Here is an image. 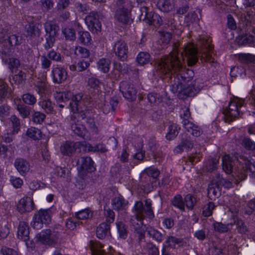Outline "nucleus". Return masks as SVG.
Returning a JSON list of instances; mask_svg holds the SVG:
<instances>
[{"label":"nucleus","mask_w":255,"mask_h":255,"mask_svg":"<svg viewBox=\"0 0 255 255\" xmlns=\"http://www.w3.org/2000/svg\"><path fill=\"white\" fill-rule=\"evenodd\" d=\"M177 46L173 45V50L165 57L159 60L155 66L156 71L160 74H177L183 69L182 60L178 56Z\"/></svg>","instance_id":"f257e3e1"},{"label":"nucleus","mask_w":255,"mask_h":255,"mask_svg":"<svg viewBox=\"0 0 255 255\" xmlns=\"http://www.w3.org/2000/svg\"><path fill=\"white\" fill-rule=\"evenodd\" d=\"M134 212L136 219L140 222V224L141 225H143V220L144 219V214L150 219L154 218L151 202L149 199L145 200L144 206L142 202H136L134 206Z\"/></svg>","instance_id":"f03ea898"},{"label":"nucleus","mask_w":255,"mask_h":255,"mask_svg":"<svg viewBox=\"0 0 255 255\" xmlns=\"http://www.w3.org/2000/svg\"><path fill=\"white\" fill-rule=\"evenodd\" d=\"M244 104V100L238 98H235L229 104L228 108L226 109L223 114L226 122H231L238 118L242 112L241 108Z\"/></svg>","instance_id":"7ed1b4c3"},{"label":"nucleus","mask_w":255,"mask_h":255,"mask_svg":"<svg viewBox=\"0 0 255 255\" xmlns=\"http://www.w3.org/2000/svg\"><path fill=\"white\" fill-rule=\"evenodd\" d=\"M55 99L58 102L70 100L69 103L72 111H77L79 107L83 104V94L79 93L74 95L71 92L56 93L54 94Z\"/></svg>","instance_id":"20e7f679"},{"label":"nucleus","mask_w":255,"mask_h":255,"mask_svg":"<svg viewBox=\"0 0 255 255\" xmlns=\"http://www.w3.org/2000/svg\"><path fill=\"white\" fill-rule=\"evenodd\" d=\"M22 37L16 35L11 34L9 36L0 33V48L4 54H7L10 51L13 46L19 45L22 42Z\"/></svg>","instance_id":"39448f33"},{"label":"nucleus","mask_w":255,"mask_h":255,"mask_svg":"<svg viewBox=\"0 0 255 255\" xmlns=\"http://www.w3.org/2000/svg\"><path fill=\"white\" fill-rule=\"evenodd\" d=\"M51 211L50 209H41L35 214L31 223L32 227L37 230L41 229L44 224H49L51 220Z\"/></svg>","instance_id":"423d86ee"},{"label":"nucleus","mask_w":255,"mask_h":255,"mask_svg":"<svg viewBox=\"0 0 255 255\" xmlns=\"http://www.w3.org/2000/svg\"><path fill=\"white\" fill-rule=\"evenodd\" d=\"M85 22L89 30L93 33H97L101 30V24L99 19L98 12L92 11L85 18Z\"/></svg>","instance_id":"0eeeda50"},{"label":"nucleus","mask_w":255,"mask_h":255,"mask_svg":"<svg viewBox=\"0 0 255 255\" xmlns=\"http://www.w3.org/2000/svg\"><path fill=\"white\" fill-rule=\"evenodd\" d=\"M41 28V24L38 23H30L25 27L26 37L32 40H37L40 36Z\"/></svg>","instance_id":"6e6552de"},{"label":"nucleus","mask_w":255,"mask_h":255,"mask_svg":"<svg viewBox=\"0 0 255 255\" xmlns=\"http://www.w3.org/2000/svg\"><path fill=\"white\" fill-rule=\"evenodd\" d=\"M17 237L19 239L25 242L27 247L32 246V243L29 241V227L26 222L23 221L19 223Z\"/></svg>","instance_id":"1a4fd4ad"},{"label":"nucleus","mask_w":255,"mask_h":255,"mask_svg":"<svg viewBox=\"0 0 255 255\" xmlns=\"http://www.w3.org/2000/svg\"><path fill=\"white\" fill-rule=\"evenodd\" d=\"M81 144L79 142H74L71 141H66L62 143L60 146V151L64 156H71L74 154L76 149L80 147Z\"/></svg>","instance_id":"9d476101"},{"label":"nucleus","mask_w":255,"mask_h":255,"mask_svg":"<svg viewBox=\"0 0 255 255\" xmlns=\"http://www.w3.org/2000/svg\"><path fill=\"white\" fill-rule=\"evenodd\" d=\"M183 54L187 57L188 64L190 66L195 64L198 60L197 51L192 44H188L184 47L182 55Z\"/></svg>","instance_id":"9b49d317"},{"label":"nucleus","mask_w":255,"mask_h":255,"mask_svg":"<svg viewBox=\"0 0 255 255\" xmlns=\"http://www.w3.org/2000/svg\"><path fill=\"white\" fill-rule=\"evenodd\" d=\"M70 124L71 129L77 135L84 137L87 133L85 127L78 123V120H76V115H72L70 117Z\"/></svg>","instance_id":"f8f14e48"},{"label":"nucleus","mask_w":255,"mask_h":255,"mask_svg":"<svg viewBox=\"0 0 255 255\" xmlns=\"http://www.w3.org/2000/svg\"><path fill=\"white\" fill-rule=\"evenodd\" d=\"M211 40L207 37H203L199 42L201 45L200 52L202 54L201 58H205L206 60H209L211 54V52L213 49L212 45L211 44Z\"/></svg>","instance_id":"ddd939ff"},{"label":"nucleus","mask_w":255,"mask_h":255,"mask_svg":"<svg viewBox=\"0 0 255 255\" xmlns=\"http://www.w3.org/2000/svg\"><path fill=\"white\" fill-rule=\"evenodd\" d=\"M17 208L21 213L29 212L34 209L33 201L30 197H24L18 202Z\"/></svg>","instance_id":"4468645a"},{"label":"nucleus","mask_w":255,"mask_h":255,"mask_svg":"<svg viewBox=\"0 0 255 255\" xmlns=\"http://www.w3.org/2000/svg\"><path fill=\"white\" fill-rule=\"evenodd\" d=\"M14 166L18 173L23 176H25L30 170L29 162L22 158H16L14 161Z\"/></svg>","instance_id":"2eb2a0df"},{"label":"nucleus","mask_w":255,"mask_h":255,"mask_svg":"<svg viewBox=\"0 0 255 255\" xmlns=\"http://www.w3.org/2000/svg\"><path fill=\"white\" fill-rule=\"evenodd\" d=\"M125 3V0H118L117 4L119 6L116 10L115 17L117 20L126 24L128 22V9L123 4Z\"/></svg>","instance_id":"dca6fc26"},{"label":"nucleus","mask_w":255,"mask_h":255,"mask_svg":"<svg viewBox=\"0 0 255 255\" xmlns=\"http://www.w3.org/2000/svg\"><path fill=\"white\" fill-rule=\"evenodd\" d=\"M38 239L43 244H51L57 241L58 237L50 229H47L39 234Z\"/></svg>","instance_id":"f3484780"},{"label":"nucleus","mask_w":255,"mask_h":255,"mask_svg":"<svg viewBox=\"0 0 255 255\" xmlns=\"http://www.w3.org/2000/svg\"><path fill=\"white\" fill-rule=\"evenodd\" d=\"M116 54L122 61H126L128 59V48L125 41L119 40L115 44Z\"/></svg>","instance_id":"a211bd4d"},{"label":"nucleus","mask_w":255,"mask_h":255,"mask_svg":"<svg viewBox=\"0 0 255 255\" xmlns=\"http://www.w3.org/2000/svg\"><path fill=\"white\" fill-rule=\"evenodd\" d=\"M182 124L186 131L194 136H199L202 133V130L200 127L195 125L188 119L183 120Z\"/></svg>","instance_id":"6ab92c4d"},{"label":"nucleus","mask_w":255,"mask_h":255,"mask_svg":"<svg viewBox=\"0 0 255 255\" xmlns=\"http://www.w3.org/2000/svg\"><path fill=\"white\" fill-rule=\"evenodd\" d=\"M53 81L55 83L60 84L67 78V73L63 68L56 67L52 70Z\"/></svg>","instance_id":"aec40b11"},{"label":"nucleus","mask_w":255,"mask_h":255,"mask_svg":"<svg viewBox=\"0 0 255 255\" xmlns=\"http://www.w3.org/2000/svg\"><path fill=\"white\" fill-rule=\"evenodd\" d=\"M81 166V170L88 172L93 171L95 168L93 166L94 162L90 157L83 156L78 161Z\"/></svg>","instance_id":"412c9836"},{"label":"nucleus","mask_w":255,"mask_h":255,"mask_svg":"<svg viewBox=\"0 0 255 255\" xmlns=\"http://www.w3.org/2000/svg\"><path fill=\"white\" fill-rule=\"evenodd\" d=\"M34 89L38 94L42 96L48 89V83L46 76H43L41 79L38 78L34 83Z\"/></svg>","instance_id":"4be33fe9"},{"label":"nucleus","mask_w":255,"mask_h":255,"mask_svg":"<svg viewBox=\"0 0 255 255\" xmlns=\"http://www.w3.org/2000/svg\"><path fill=\"white\" fill-rule=\"evenodd\" d=\"M166 243L168 247L173 249H175L176 246L178 247L183 246L185 242L183 239L178 238L171 236L167 238Z\"/></svg>","instance_id":"5701e85b"},{"label":"nucleus","mask_w":255,"mask_h":255,"mask_svg":"<svg viewBox=\"0 0 255 255\" xmlns=\"http://www.w3.org/2000/svg\"><path fill=\"white\" fill-rule=\"evenodd\" d=\"M223 169L226 173L229 174L233 171V162L229 155H225L222 157Z\"/></svg>","instance_id":"b1692460"},{"label":"nucleus","mask_w":255,"mask_h":255,"mask_svg":"<svg viewBox=\"0 0 255 255\" xmlns=\"http://www.w3.org/2000/svg\"><path fill=\"white\" fill-rule=\"evenodd\" d=\"M110 231L109 224L103 223H101L97 228V236L100 239H104Z\"/></svg>","instance_id":"393cba45"},{"label":"nucleus","mask_w":255,"mask_h":255,"mask_svg":"<svg viewBox=\"0 0 255 255\" xmlns=\"http://www.w3.org/2000/svg\"><path fill=\"white\" fill-rule=\"evenodd\" d=\"M146 231L148 235L158 242H161L163 239V235L152 227H147Z\"/></svg>","instance_id":"a878e982"},{"label":"nucleus","mask_w":255,"mask_h":255,"mask_svg":"<svg viewBox=\"0 0 255 255\" xmlns=\"http://www.w3.org/2000/svg\"><path fill=\"white\" fill-rule=\"evenodd\" d=\"M239 61L242 63H255V55L249 53H240L236 55Z\"/></svg>","instance_id":"bb28decb"},{"label":"nucleus","mask_w":255,"mask_h":255,"mask_svg":"<svg viewBox=\"0 0 255 255\" xmlns=\"http://www.w3.org/2000/svg\"><path fill=\"white\" fill-rule=\"evenodd\" d=\"M89 66V62L82 60L79 61L76 64H73L70 65L69 68L71 71H77L78 72H82L86 70Z\"/></svg>","instance_id":"cd10ccee"},{"label":"nucleus","mask_w":255,"mask_h":255,"mask_svg":"<svg viewBox=\"0 0 255 255\" xmlns=\"http://www.w3.org/2000/svg\"><path fill=\"white\" fill-rule=\"evenodd\" d=\"M103 245L99 242L91 243V251L92 255H106L105 251L102 249Z\"/></svg>","instance_id":"c85d7f7f"},{"label":"nucleus","mask_w":255,"mask_h":255,"mask_svg":"<svg viewBox=\"0 0 255 255\" xmlns=\"http://www.w3.org/2000/svg\"><path fill=\"white\" fill-rule=\"evenodd\" d=\"M158 8L163 12H168L173 8L171 0H159L157 2Z\"/></svg>","instance_id":"c756f323"},{"label":"nucleus","mask_w":255,"mask_h":255,"mask_svg":"<svg viewBox=\"0 0 255 255\" xmlns=\"http://www.w3.org/2000/svg\"><path fill=\"white\" fill-rule=\"evenodd\" d=\"M180 127L176 124H173L169 126L168 132L166 134V138L168 140L174 138L178 134Z\"/></svg>","instance_id":"7c9ffc66"},{"label":"nucleus","mask_w":255,"mask_h":255,"mask_svg":"<svg viewBox=\"0 0 255 255\" xmlns=\"http://www.w3.org/2000/svg\"><path fill=\"white\" fill-rule=\"evenodd\" d=\"M110 65V60L107 58L100 59L97 63L98 69L105 73L109 72Z\"/></svg>","instance_id":"2f4dec72"},{"label":"nucleus","mask_w":255,"mask_h":255,"mask_svg":"<svg viewBox=\"0 0 255 255\" xmlns=\"http://www.w3.org/2000/svg\"><path fill=\"white\" fill-rule=\"evenodd\" d=\"M254 41V36L248 35H239L236 39V41L239 45H245L253 43Z\"/></svg>","instance_id":"473e14b6"},{"label":"nucleus","mask_w":255,"mask_h":255,"mask_svg":"<svg viewBox=\"0 0 255 255\" xmlns=\"http://www.w3.org/2000/svg\"><path fill=\"white\" fill-rule=\"evenodd\" d=\"M193 146V143L192 141L185 140L175 147L174 152L177 153H180L183 151L184 149L188 151L189 149L192 148Z\"/></svg>","instance_id":"72a5a7b5"},{"label":"nucleus","mask_w":255,"mask_h":255,"mask_svg":"<svg viewBox=\"0 0 255 255\" xmlns=\"http://www.w3.org/2000/svg\"><path fill=\"white\" fill-rule=\"evenodd\" d=\"M240 159V162L243 165L245 166L247 170L253 173L255 172V162H252L248 158L244 156H241Z\"/></svg>","instance_id":"f704fd0d"},{"label":"nucleus","mask_w":255,"mask_h":255,"mask_svg":"<svg viewBox=\"0 0 255 255\" xmlns=\"http://www.w3.org/2000/svg\"><path fill=\"white\" fill-rule=\"evenodd\" d=\"M26 135L34 140H38L41 137V132L38 128L31 127L27 129Z\"/></svg>","instance_id":"c9c22d12"},{"label":"nucleus","mask_w":255,"mask_h":255,"mask_svg":"<svg viewBox=\"0 0 255 255\" xmlns=\"http://www.w3.org/2000/svg\"><path fill=\"white\" fill-rule=\"evenodd\" d=\"M16 110L19 112L20 116L23 118L28 117L30 114V108L23 104L16 105Z\"/></svg>","instance_id":"e433bc0d"},{"label":"nucleus","mask_w":255,"mask_h":255,"mask_svg":"<svg viewBox=\"0 0 255 255\" xmlns=\"http://www.w3.org/2000/svg\"><path fill=\"white\" fill-rule=\"evenodd\" d=\"M208 195L213 198L218 197L221 195V191L219 186L216 184L212 183L209 186L208 189Z\"/></svg>","instance_id":"4c0bfd02"},{"label":"nucleus","mask_w":255,"mask_h":255,"mask_svg":"<svg viewBox=\"0 0 255 255\" xmlns=\"http://www.w3.org/2000/svg\"><path fill=\"white\" fill-rule=\"evenodd\" d=\"M184 203L187 208L192 210L196 203V199L194 196L188 194L185 196Z\"/></svg>","instance_id":"58836bf2"},{"label":"nucleus","mask_w":255,"mask_h":255,"mask_svg":"<svg viewBox=\"0 0 255 255\" xmlns=\"http://www.w3.org/2000/svg\"><path fill=\"white\" fill-rule=\"evenodd\" d=\"M150 56L146 52H140L136 57L137 62L141 65L146 64L149 62Z\"/></svg>","instance_id":"ea45409f"},{"label":"nucleus","mask_w":255,"mask_h":255,"mask_svg":"<svg viewBox=\"0 0 255 255\" xmlns=\"http://www.w3.org/2000/svg\"><path fill=\"white\" fill-rule=\"evenodd\" d=\"M75 215L78 219L86 220L91 218L93 214L89 209H85L77 212Z\"/></svg>","instance_id":"a19ab883"},{"label":"nucleus","mask_w":255,"mask_h":255,"mask_svg":"<svg viewBox=\"0 0 255 255\" xmlns=\"http://www.w3.org/2000/svg\"><path fill=\"white\" fill-rule=\"evenodd\" d=\"M79 40L80 42L84 44H90L92 40L90 34L88 31L79 32Z\"/></svg>","instance_id":"79ce46f5"},{"label":"nucleus","mask_w":255,"mask_h":255,"mask_svg":"<svg viewBox=\"0 0 255 255\" xmlns=\"http://www.w3.org/2000/svg\"><path fill=\"white\" fill-rule=\"evenodd\" d=\"M84 101L83 100V104L79 107L77 111H72L73 114L72 115H76V120H83L87 117L88 111L84 109Z\"/></svg>","instance_id":"37998d69"},{"label":"nucleus","mask_w":255,"mask_h":255,"mask_svg":"<svg viewBox=\"0 0 255 255\" xmlns=\"http://www.w3.org/2000/svg\"><path fill=\"white\" fill-rule=\"evenodd\" d=\"M172 204L181 211H184L185 210L184 203L180 195H177L174 197L172 200Z\"/></svg>","instance_id":"c03bdc74"},{"label":"nucleus","mask_w":255,"mask_h":255,"mask_svg":"<svg viewBox=\"0 0 255 255\" xmlns=\"http://www.w3.org/2000/svg\"><path fill=\"white\" fill-rule=\"evenodd\" d=\"M44 27L46 32L49 33V35L55 36L56 34L58 27L56 24L51 22H47L45 23Z\"/></svg>","instance_id":"a18cd8bd"},{"label":"nucleus","mask_w":255,"mask_h":255,"mask_svg":"<svg viewBox=\"0 0 255 255\" xmlns=\"http://www.w3.org/2000/svg\"><path fill=\"white\" fill-rule=\"evenodd\" d=\"M75 54L82 58H88L90 56V51L87 49L82 47H76L75 49Z\"/></svg>","instance_id":"49530a36"},{"label":"nucleus","mask_w":255,"mask_h":255,"mask_svg":"<svg viewBox=\"0 0 255 255\" xmlns=\"http://www.w3.org/2000/svg\"><path fill=\"white\" fill-rule=\"evenodd\" d=\"M22 99L23 102L30 106L34 105L37 101L35 96L30 93H26L22 95Z\"/></svg>","instance_id":"de8ad7c7"},{"label":"nucleus","mask_w":255,"mask_h":255,"mask_svg":"<svg viewBox=\"0 0 255 255\" xmlns=\"http://www.w3.org/2000/svg\"><path fill=\"white\" fill-rule=\"evenodd\" d=\"M149 255H159L158 248L152 243H147L144 247Z\"/></svg>","instance_id":"09e8293b"},{"label":"nucleus","mask_w":255,"mask_h":255,"mask_svg":"<svg viewBox=\"0 0 255 255\" xmlns=\"http://www.w3.org/2000/svg\"><path fill=\"white\" fill-rule=\"evenodd\" d=\"M215 205L212 202H209L205 205L203 208L202 214L204 216L208 217L212 215L213 210L215 209Z\"/></svg>","instance_id":"8fccbe9b"},{"label":"nucleus","mask_w":255,"mask_h":255,"mask_svg":"<svg viewBox=\"0 0 255 255\" xmlns=\"http://www.w3.org/2000/svg\"><path fill=\"white\" fill-rule=\"evenodd\" d=\"M112 205L114 209L122 210L124 205V200L121 197H116L112 200Z\"/></svg>","instance_id":"3c124183"},{"label":"nucleus","mask_w":255,"mask_h":255,"mask_svg":"<svg viewBox=\"0 0 255 255\" xmlns=\"http://www.w3.org/2000/svg\"><path fill=\"white\" fill-rule=\"evenodd\" d=\"M39 105L47 113H52L53 111V107L51 102L49 100H46L39 102Z\"/></svg>","instance_id":"603ef678"},{"label":"nucleus","mask_w":255,"mask_h":255,"mask_svg":"<svg viewBox=\"0 0 255 255\" xmlns=\"http://www.w3.org/2000/svg\"><path fill=\"white\" fill-rule=\"evenodd\" d=\"M119 101L116 98H112L110 102V105L109 104L105 105L103 107V111L105 113H108L110 111V106L111 107L112 111L116 110V107L118 106Z\"/></svg>","instance_id":"864d4df0"},{"label":"nucleus","mask_w":255,"mask_h":255,"mask_svg":"<svg viewBox=\"0 0 255 255\" xmlns=\"http://www.w3.org/2000/svg\"><path fill=\"white\" fill-rule=\"evenodd\" d=\"M47 57L51 60L56 62H63L64 60V57L62 56L60 53L53 50L48 52Z\"/></svg>","instance_id":"5fc2aeb1"},{"label":"nucleus","mask_w":255,"mask_h":255,"mask_svg":"<svg viewBox=\"0 0 255 255\" xmlns=\"http://www.w3.org/2000/svg\"><path fill=\"white\" fill-rule=\"evenodd\" d=\"M62 33L67 39L74 40L76 38L75 32L72 28L68 27L65 28L63 30Z\"/></svg>","instance_id":"6e6d98bb"},{"label":"nucleus","mask_w":255,"mask_h":255,"mask_svg":"<svg viewBox=\"0 0 255 255\" xmlns=\"http://www.w3.org/2000/svg\"><path fill=\"white\" fill-rule=\"evenodd\" d=\"M144 172L148 176L154 179L157 178L160 174V171L157 169L152 167L146 168L144 170Z\"/></svg>","instance_id":"4d7b16f0"},{"label":"nucleus","mask_w":255,"mask_h":255,"mask_svg":"<svg viewBox=\"0 0 255 255\" xmlns=\"http://www.w3.org/2000/svg\"><path fill=\"white\" fill-rule=\"evenodd\" d=\"M87 82L88 85L91 88L94 89H98L100 87L101 84L99 79L93 77L89 78Z\"/></svg>","instance_id":"13d9d810"},{"label":"nucleus","mask_w":255,"mask_h":255,"mask_svg":"<svg viewBox=\"0 0 255 255\" xmlns=\"http://www.w3.org/2000/svg\"><path fill=\"white\" fill-rule=\"evenodd\" d=\"M118 229L119 232L120 236L125 239L127 237V226L121 222L117 223Z\"/></svg>","instance_id":"bf43d9fd"},{"label":"nucleus","mask_w":255,"mask_h":255,"mask_svg":"<svg viewBox=\"0 0 255 255\" xmlns=\"http://www.w3.org/2000/svg\"><path fill=\"white\" fill-rule=\"evenodd\" d=\"M12 123L13 131L17 132L19 130L20 124L19 119L15 115H12L10 118Z\"/></svg>","instance_id":"052dcab7"},{"label":"nucleus","mask_w":255,"mask_h":255,"mask_svg":"<svg viewBox=\"0 0 255 255\" xmlns=\"http://www.w3.org/2000/svg\"><path fill=\"white\" fill-rule=\"evenodd\" d=\"M213 226L215 230L220 233L227 232L229 230L228 225L222 223L216 222Z\"/></svg>","instance_id":"680f3d73"},{"label":"nucleus","mask_w":255,"mask_h":255,"mask_svg":"<svg viewBox=\"0 0 255 255\" xmlns=\"http://www.w3.org/2000/svg\"><path fill=\"white\" fill-rule=\"evenodd\" d=\"M243 145L248 150L255 149V142L249 138H245L243 140Z\"/></svg>","instance_id":"e2e57ef3"},{"label":"nucleus","mask_w":255,"mask_h":255,"mask_svg":"<svg viewBox=\"0 0 255 255\" xmlns=\"http://www.w3.org/2000/svg\"><path fill=\"white\" fill-rule=\"evenodd\" d=\"M45 117V116L40 112H35L32 116V121L35 124H41Z\"/></svg>","instance_id":"0e129e2a"},{"label":"nucleus","mask_w":255,"mask_h":255,"mask_svg":"<svg viewBox=\"0 0 255 255\" xmlns=\"http://www.w3.org/2000/svg\"><path fill=\"white\" fill-rule=\"evenodd\" d=\"M57 11L58 12L59 18L60 21H65L69 19L70 13L67 10L65 9Z\"/></svg>","instance_id":"69168bd1"},{"label":"nucleus","mask_w":255,"mask_h":255,"mask_svg":"<svg viewBox=\"0 0 255 255\" xmlns=\"http://www.w3.org/2000/svg\"><path fill=\"white\" fill-rule=\"evenodd\" d=\"M55 38L53 35H48L46 38V42L44 45V48L48 50L51 48L54 44Z\"/></svg>","instance_id":"338daca9"},{"label":"nucleus","mask_w":255,"mask_h":255,"mask_svg":"<svg viewBox=\"0 0 255 255\" xmlns=\"http://www.w3.org/2000/svg\"><path fill=\"white\" fill-rule=\"evenodd\" d=\"M255 209V202L254 201H250L248 202L246 207L245 208L244 211V213L247 215L251 214Z\"/></svg>","instance_id":"774afa93"}]
</instances>
